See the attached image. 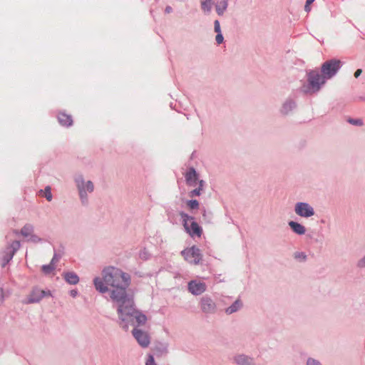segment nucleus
<instances>
[{
    "instance_id": "1",
    "label": "nucleus",
    "mask_w": 365,
    "mask_h": 365,
    "mask_svg": "<svg viewBox=\"0 0 365 365\" xmlns=\"http://www.w3.org/2000/svg\"><path fill=\"white\" fill-rule=\"evenodd\" d=\"M101 275L93 279V285L99 293H108L122 328L127 330L129 324L144 325L147 317L136 308L134 296L128 291L131 284L130 275L113 266L104 267Z\"/></svg>"
},
{
    "instance_id": "2",
    "label": "nucleus",
    "mask_w": 365,
    "mask_h": 365,
    "mask_svg": "<svg viewBox=\"0 0 365 365\" xmlns=\"http://www.w3.org/2000/svg\"><path fill=\"white\" fill-rule=\"evenodd\" d=\"M327 80V78L322 73L312 70L307 74L308 84L302 87V91L305 93H315L322 88Z\"/></svg>"
},
{
    "instance_id": "3",
    "label": "nucleus",
    "mask_w": 365,
    "mask_h": 365,
    "mask_svg": "<svg viewBox=\"0 0 365 365\" xmlns=\"http://www.w3.org/2000/svg\"><path fill=\"white\" fill-rule=\"evenodd\" d=\"M179 215L182 220V225L186 232L191 237H200L202 234V229L195 220L194 217L189 215L185 212H180Z\"/></svg>"
},
{
    "instance_id": "4",
    "label": "nucleus",
    "mask_w": 365,
    "mask_h": 365,
    "mask_svg": "<svg viewBox=\"0 0 365 365\" xmlns=\"http://www.w3.org/2000/svg\"><path fill=\"white\" fill-rule=\"evenodd\" d=\"M75 182L81 202L83 205L87 204L88 195L92 193L94 190L93 182L91 180H85V179L81 175L75 179Z\"/></svg>"
},
{
    "instance_id": "5",
    "label": "nucleus",
    "mask_w": 365,
    "mask_h": 365,
    "mask_svg": "<svg viewBox=\"0 0 365 365\" xmlns=\"http://www.w3.org/2000/svg\"><path fill=\"white\" fill-rule=\"evenodd\" d=\"M181 255L185 260L191 264L197 265L202 260V255L200 250L195 245L183 250L181 252Z\"/></svg>"
},
{
    "instance_id": "6",
    "label": "nucleus",
    "mask_w": 365,
    "mask_h": 365,
    "mask_svg": "<svg viewBox=\"0 0 365 365\" xmlns=\"http://www.w3.org/2000/svg\"><path fill=\"white\" fill-rule=\"evenodd\" d=\"M341 67V62L340 60L333 58L329 61H325L321 68V72L325 76L327 79L331 78L334 76L338 71Z\"/></svg>"
},
{
    "instance_id": "7",
    "label": "nucleus",
    "mask_w": 365,
    "mask_h": 365,
    "mask_svg": "<svg viewBox=\"0 0 365 365\" xmlns=\"http://www.w3.org/2000/svg\"><path fill=\"white\" fill-rule=\"evenodd\" d=\"M294 213L302 218H311L315 215V210L312 205L307 202H297L294 207Z\"/></svg>"
},
{
    "instance_id": "8",
    "label": "nucleus",
    "mask_w": 365,
    "mask_h": 365,
    "mask_svg": "<svg viewBox=\"0 0 365 365\" xmlns=\"http://www.w3.org/2000/svg\"><path fill=\"white\" fill-rule=\"evenodd\" d=\"M200 307L201 311L206 314H215L217 311V305L213 299L210 297H203L200 300Z\"/></svg>"
},
{
    "instance_id": "9",
    "label": "nucleus",
    "mask_w": 365,
    "mask_h": 365,
    "mask_svg": "<svg viewBox=\"0 0 365 365\" xmlns=\"http://www.w3.org/2000/svg\"><path fill=\"white\" fill-rule=\"evenodd\" d=\"M20 247L21 244L19 241H14L6 248L2 256V267L6 266V264L11 260L14 254Z\"/></svg>"
},
{
    "instance_id": "10",
    "label": "nucleus",
    "mask_w": 365,
    "mask_h": 365,
    "mask_svg": "<svg viewBox=\"0 0 365 365\" xmlns=\"http://www.w3.org/2000/svg\"><path fill=\"white\" fill-rule=\"evenodd\" d=\"M187 289L192 295L198 296L206 291L207 285L200 280L193 279L187 283Z\"/></svg>"
},
{
    "instance_id": "11",
    "label": "nucleus",
    "mask_w": 365,
    "mask_h": 365,
    "mask_svg": "<svg viewBox=\"0 0 365 365\" xmlns=\"http://www.w3.org/2000/svg\"><path fill=\"white\" fill-rule=\"evenodd\" d=\"M132 333L134 338L142 347H148L149 346L150 340L146 331L135 328Z\"/></svg>"
},
{
    "instance_id": "12",
    "label": "nucleus",
    "mask_w": 365,
    "mask_h": 365,
    "mask_svg": "<svg viewBox=\"0 0 365 365\" xmlns=\"http://www.w3.org/2000/svg\"><path fill=\"white\" fill-rule=\"evenodd\" d=\"M297 103L296 101L292 98L286 99L279 109V113L282 115H288L292 113V111L296 108Z\"/></svg>"
},
{
    "instance_id": "13",
    "label": "nucleus",
    "mask_w": 365,
    "mask_h": 365,
    "mask_svg": "<svg viewBox=\"0 0 365 365\" xmlns=\"http://www.w3.org/2000/svg\"><path fill=\"white\" fill-rule=\"evenodd\" d=\"M185 181L187 185L194 187L197 185L198 180V174L193 168H190L185 175Z\"/></svg>"
},
{
    "instance_id": "14",
    "label": "nucleus",
    "mask_w": 365,
    "mask_h": 365,
    "mask_svg": "<svg viewBox=\"0 0 365 365\" xmlns=\"http://www.w3.org/2000/svg\"><path fill=\"white\" fill-rule=\"evenodd\" d=\"M48 295H51L49 291L34 289L29 299V302L31 303L38 302L42 298Z\"/></svg>"
},
{
    "instance_id": "15",
    "label": "nucleus",
    "mask_w": 365,
    "mask_h": 365,
    "mask_svg": "<svg viewBox=\"0 0 365 365\" xmlns=\"http://www.w3.org/2000/svg\"><path fill=\"white\" fill-rule=\"evenodd\" d=\"M288 225L296 235H304L306 233V227L298 222L289 221Z\"/></svg>"
},
{
    "instance_id": "16",
    "label": "nucleus",
    "mask_w": 365,
    "mask_h": 365,
    "mask_svg": "<svg viewBox=\"0 0 365 365\" xmlns=\"http://www.w3.org/2000/svg\"><path fill=\"white\" fill-rule=\"evenodd\" d=\"M233 361L237 365H250L253 359L245 354H237L234 356Z\"/></svg>"
},
{
    "instance_id": "17",
    "label": "nucleus",
    "mask_w": 365,
    "mask_h": 365,
    "mask_svg": "<svg viewBox=\"0 0 365 365\" xmlns=\"http://www.w3.org/2000/svg\"><path fill=\"white\" fill-rule=\"evenodd\" d=\"M63 279L69 284L75 285L79 282L78 276L73 272H66L63 274Z\"/></svg>"
},
{
    "instance_id": "18",
    "label": "nucleus",
    "mask_w": 365,
    "mask_h": 365,
    "mask_svg": "<svg viewBox=\"0 0 365 365\" xmlns=\"http://www.w3.org/2000/svg\"><path fill=\"white\" fill-rule=\"evenodd\" d=\"M58 121L61 125L70 126L73 123V120L71 115L64 113H61L58 116Z\"/></svg>"
},
{
    "instance_id": "19",
    "label": "nucleus",
    "mask_w": 365,
    "mask_h": 365,
    "mask_svg": "<svg viewBox=\"0 0 365 365\" xmlns=\"http://www.w3.org/2000/svg\"><path fill=\"white\" fill-rule=\"evenodd\" d=\"M201 9L205 14H209L211 12L212 6L214 5L213 0H200Z\"/></svg>"
},
{
    "instance_id": "20",
    "label": "nucleus",
    "mask_w": 365,
    "mask_h": 365,
    "mask_svg": "<svg viewBox=\"0 0 365 365\" xmlns=\"http://www.w3.org/2000/svg\"><path fill=\"white\" fill-rule=\"evenodd\" d=\"M242 306V302L240 299H237L231 306L228 307L225 309V313L227 314H233L237 312Z\"/></svg>"
},
{
    "instance_id": "21",
    "label": "nucleus",
    "mask_w": 365,
    "mask_h": 365,
    "mask_svg": "<svg viewBox=\"0 0 365 365\" xmlns=\"http://www.w3.org/2000/svg\"><path fill=\"white\" fill-rule=\"evenodd\" d=\"M228 2L227 0H222L220 1L216 6V11L218 15H223L224 12L227 10Z\"/></svg>"
},
{
    "instance_id": "22",
    "label": "nucleus",
    "mask_w": 365,
    "mask_h": 365,
    "mask_svg": "<svg viewBox=\"0 0 365 365\" xmlns=\"http://www.w3.org/2000/svg\"><path fill=\"white\" fill-rule=\"evenodd\" d=\"M34 226L31 224L25 225L21 230V234L25 237H29L34 233Z\"/></svg>"
},
{
    "instance_id": "23",
    "label": "nucleus",
    "mask_w": 365,
    "mask_h": 365,
    "mask_svg": "<svg viewBox=\"0 0 365 365\" xmlns=\"http://www.w3.org/2000/svg\"><path fill=\"white\" fill-rule=\"evenodd\" d=\"M55 268L56 265L50 263L48 264L43 265L41 269L44 274H49L55 269Z\"/></svg>"
},
{
    "instance_id": "24",
    "label": "nucleus",
    "mask_w": 365,
    "mask_h": 365,
    "mask_svg": "<svg viewBox=\"0 0 365 365\" xmlns=\"http://www.w3.org/2000/svg\"><path fill=\"white\" fill-rule=\"evenodd\" d=\"M187 205L191 210H196L199 208V202L197 200H187Z\"/></svg>"
},
{
    "instance_id": "25",
    "label": "nucleus",
    "mask_w": 365,
    "mask_h": 365,
    "mask_svg": "<svg viewBox=\"0 0 365 365\" xmlns=\"http://www.w3.org/2000/svg\"><path fill=\"white\" fill-rule=\"evenodd\" d=\"M44 196L46 198L48 201H51L53 199L52 193H51V189L49 186H47L44 189Z\"/></svg>"
},
{
    "instance_id": "26",
    "label": "nucleus",
    "mask_w": 365,
    "mask_h": 365,
    "mask_svg": "<svg viewBox=\"0 0 365 365\" xmlns=\"http://www.w3.org/2000/svg\"><path fill=\"white\" fill-rule=\"evenodd\" d=\"M294 258L303 262L307 259V255L303 252H297L294 253Z\"/></svg>"
},
{
    "instance_id": "27",
    "label": "nucleus",
    "mask_w": 365,
    "mask_h": 365,
    "mask_svg": "<svg viewBox=\"0 0 365 365\" xmlns=\"http://www.w3.org/2000/svg\"><path fill=\"white\" fill-rule=\"evenodd\" d=\"M28 241L34 242V243H39L41 242L43 240L41 237L37 236L36 235H34V233L28 238Z\"/></svg>"
},
{
    "instance_id": "28",
    "label": "nucleus",
    "mask_w": 365,
    "mask_h": 365,
    "mask_svg": "<svg viewBox=\"0 0 365 365\" xmlns=\"http://www.w3.org/2000/svg\"><path fill=\"white\" fill-rule=\"evenodd\" d=\"M202 191V190L201 188L197 187V188L194 189L192 191H190L188 195L190 197H193L195 196H200L201 195Z\"/></svg>"
},
{
    "instance_id": "29",
    "label": "nucleus",
    "mask_w": 365,
    "mask_h": 365,
    "mask_svg": "<svg viewBox=\"0 0 365 365\" xmlns=\"http://www.w3.org/2000/svg\"><path fill=\"white\" fill-rule=\"evenodd\" d=\"M306 365H322L320 361L314 359V358H308L306 362Z\"/></svg>"
},
{
    "instance_id": "30",
    "label": "nucleus",
    "mask_w": 365,
    "mask_h": 365,
    "mask_svg": "<svg viewBox=\"0 0 365 365\" xmlns=\"http://www.w3.org/2000/svg\"><path fill=\"white\" fill-rule=\"evenodd\" d=\"M202 217L204 218L205 220H206L207 222H211V220H212V216H211V213H208L207 212V211L205 210H203V212H202Z\"/></svg>"
},
{
    "instance_id": "31",
    "label": "nucleus",
    "mask_w": 365,
    "mask_h": 365,
    "mask_svg": "<svg viewBox=\"0 0 365 365\" xmlns=\"http://www.w3.org/2000/svg\"><path fill=\"white\" fill-rule=\"evenodd\" d=\"M214 30L217 34L222 33L220 21L218 20L214 21Z\"/></svg>"
},
{
    "instance_id": "32",
    "label": "nucleus",
    "mask_w": 365,
    "mask_h": 365,
    "mask_svg": "<svg viewBox=\"0 0 365 365\" xmlns=\"http://www.w3.org/2000/svg\"><path fill=\"white\" fill-rule=\"evenodd\" d=\"M356 266L359 268H365V255L361 258L359 260H358L356 263Z\"/></svg>"
},
{
    "instance_id": "33",
    "label": "nucleus",
    "mask_w": 365,
    "mask_h": 365,
    "mask_svg": "<svg viewBox=\"0 0 365 365\" xmlns=\"http://www.w3.org/2000/svg\"><path fill=\"white\" fill-rule=\"evenodd\" d=\"M349 122L351 124L355 125H363V122L361 119H349Z\"/></svg>"
},
{
    "instance_id": "34",
    "label": "nucleus",
    "mask_w": 365,
    "mask_h": 365,
    "mask_svg": "<svg viewBox=\"0 0 365 365\" xmlns=\"http://www.w3.org/2000/svg\"><path fill=\"white\" fill-rule=\"evenodd\" d=\"M145 365H156L154 357L152 355L148 356Z\"/></svg>"
},
{
    "instance_id": "35",
    "label": "nucleus",
    "mask_w": 365,
    "mask_h": 365,
    "mask_svg": "<svg viewBox=\"0 0 365 365\" xmlns=\"http://www.w3.org/2000/svg\"><path fill=\"white\" fill-rule=\"evenodd\" d=\"M215 41L217 44H221L224 41V37L222 34V33L217 34V36L215 37Z\"/></svg>"
},
{
    "instance_id": "36",
    "label": "nucleus",
    "mask_w": 365,
    "mask_h": 365,
    "mask_svg": "<svg viewBox=\"0 0 365 365\" xmlns=\"http://www.w3.org/2000/svg\"><path fill=\"white\" fill-rule=\"evenodd\" d=\"M59 259H60V257L56 253H55L53 255V258H52V259H51L50 263H51L52 264L56 265V263L59 260Z\"/></svg>"
},
{
    "instance_id": "37",
    "label": "nucleus",
    "mask_w": 365,
    "mask_h": 365,
    "mask_svg": "<svg viewBox=\"0 0 365 365\" xmlns=\"http://www.w3.org/2000/svg\"><path fill=\"white\" fill-rule=\"evenodd\" d=\"M69 293L73 298L76 297V296L78 295V291L76 289H72L70 291Z\"/></svg>"
},
{
    "instance_id": "38",
    "label": "nucleus",
    "mask_w": 365,
    "mask_h": 365,
    "mask_svg": "<svg viewBox=\"0 0 365 365\" xmlns=\"http://www.w3.org/2000/svg\"><path fill=\"white\" fill-rule=\"evenodd\" d=\"M140 257L142 259H146L147 258V252L145 250H143L140 252Z\"/></svg>"
},
{
    "instance_id": "39",
    "label": "nucleus",
    "mask_w": 365,
    "mask_h": 365,
    "mask_svg": "<svg viewBox=\"0 0 365 365\" xmlns=\"http://www.w3.org/2000/svg\"><path fill=\"white\" fill-rule=\"evenodd\" d=\"M197 182H198V187L203 190L205 182L202 180H199V179H198Z\"/></svg>"
},
{
    "instance_id": "40",
    "label": "nucleus",
    "mask_w": 365,
    "mask_h": 365,
    "mask_svg": "<svg viewBox=\"0 0 365 365\" xmlns=\"http://www.w3.org/2000/svg\"><path fill=\"white\" fill-rule=\"evenodd\" d=\"M361 73H362L361 69H357L354 73V77L358 78L361 74Z\"/></svg>"
},
{
    "instance_id": "41",
    "label": "nucleus",
    "mask_w": 365,
    "mask_h": 365,
    "mask_svg": "<svg viewBox=\"0 0 365 365\" xmlns=\"http://www.w3.org/2000/svg\"><path fill=\"white\" fill-rule=\"evenodd\" d=\"M4 299V296L2 289L0 290V305L3 303Z\"/></svg>"
},
{
    "instance_id": "42",
    "label": "nucleus",
    "mask_w": 365,
    "mask_h": 365,
    "mask_svg": "<svg viewBox=\"0 0 365 365\" xmlns=\"http://www.w3.org/2000/svg\"><path fill=\"white\" fill-rule=\"evenodd\" d=\"M172 11H173V9H172V7H171V6H166V7H165V12L166 14H170V13H171Z\"/></svg>"
},
{
    "instance_id": "43",
    "label": "nucleus",
    "mask_w": 365,
    "mask_h": 365,
    "mask_svg": "<svg viewBox=\"0 0 365 365\" xmlns=\"http://www.w3.org/2000/svg\"><path fill=\"white\" fill-rule=\"evenodd\" d=\"M314 0H307V4H312Z\"/></svg>"
},
{
    "instance_id": "44",
    "label": "nucleus",
    "mask_w": 365,
    "mask_h": 365,
    "mask_svg": "<svg viewBox=\"0 0 365 365\" xmlns=\"http://www.w3.org/2000/svg\"><path fill=\"white\" fill-rule=\"evenodd\" d=\"M309 4H307L305 5V10L307 11H309Z\"/></svg>"
}]
</instances>
